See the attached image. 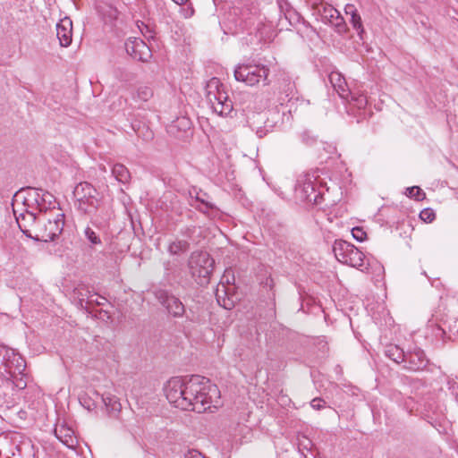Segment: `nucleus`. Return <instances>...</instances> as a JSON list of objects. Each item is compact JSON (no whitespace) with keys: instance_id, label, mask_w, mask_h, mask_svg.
<instances>
[{"instance_id":"obj_1","label":"nucleus","mask_w":458,"mask_h":458,"mask_svg":"<svg viewBox=\"0 0 458 458\" xmlns=\"http://www.w3.org/2000/svg\"><path fill=\"white\" fill-rule=\"evenodd\" d=\"M168 402L184 411L202 413L220 405V391L216 385L199 375L174 377L164 387Z\"/></svg>"},{"instance_id":"obj_2","label":"nucleus","mask_w":458,"mask_h":458,"mask_svg":"<svg viewBox=\"0 0 458 458\" xmlns=\"http://www.w3.org/2000/svg\"><path fill=\"white\" fill-rule=\"evenodd\" d=\"M25 369V360L20 354L6 346H0V374L20 390L27 386Z\"/></svg>"},{"instance_id":"obj_3","label":"nucleus","mask_w":458,"mask_h":458,"mask_svg":"<svg viewBox=\"0 0 458 458\" xmlns=\"http://www.w3.org/2000/svg\"><path fill=\"white\" fill-rule=\"evenodd\" d=\"M74 207L77 211L85 216H92L97 214L103 203L101 193L89 182H79L73 190Z\"/></svg>"},{"instance_id":"obj_4","label":"nucleus","mask_w":458,"mask_h":458,"mask_svg":"<svg viewBox=\"0 0 458 458\" xmlns=\"http://www.w3.org/2000/svg\"><path fill=\"white\" fill-rule=\"evenodd\" d=\"M0 458H36L35 446L19 433L0 436Z\"/></svg>"},{"instance_id":"obj_5","label":"nucleus","mask_w":458,"mask_h":458,"mask_svg":"<svg viewBox=\"0 0 458 458\" xmlns=\"http://www.w3.org/2000/svg\"><path fill=\"white\" fill-rule=\"evenodd\" d=\"M152 293L169 317L175 319L185 318L191 323L199 322V315L191 309L187 310L183 302L168 290L156 288Z\"/></svg>"},{"instance_id":"obj_6","label":"nucleus","mask_w":458,"mask_h":458,"mask_svg":"<svg viewBox=\"0 0 458 458\" xmlns=\"http://www.w3.org/2000/svg\"><path fill=\"white\" fill-rule=\"evenodd\" d=\"M214 265V259L206 251H193L188 259L190 274L199 285L209 283Z\"/></svg>"},{"instance_id":"obj_7","label":"nucleus","mask_w":458,"mask_h":458,"mask_svg":"<svg viewBox=\"0 0 458 458\" xmlns=\"http://www.w3.org/2000/svg\"><path fill=\"white\" fill-rule=\"evenodd\" d=\"M206 89L207 98L211 104L214 112L221 116L230 115L233 110V102L229 99L219 79L212 78L209 80Z\"/></svg>"},{"instance_id":"obj_8","label":"nucleus","mask_w":458,"mask_h":458,"mask_svg":"<svg viewBox=\"0 0 458 458\" xmlns=\"http://www.w3.org/2000/svg\"><path fill=\"white\" fill-rule=\"evenodd\" d=\"M234 78L237 81L245 83L248 86H255L260 81L268 85L267 80L269 68L261 64H238L234 69Z\"/></svg>"},{"instance_id":"obj_9","label":"nucleus","mask_w":458,"mask_h":458,"mask_svg":"<svg viewBox=\"0 0 458 458\" xmlns=\"http://www.w3.org/2000/svg\"><path fill=\"white\" fill-rule=\"evenodd\" d=\"M333 251L339 262L363 270L365 255L353 244L342 240L335 241Z\"/></svg>"},{"instance_id":"obj_10","label":"nucleus","mask_w":458,"mask_h":458,"mask_svg":"<svg viewBox=\"0 0 458 458\" xmlns=\"http://www.w3.org/2000/svg\"><path fill=\"white\" fill-rule=\"evenodd\" d=\"M26 193L23 200L24 206L27 208H34L38 210V214L48 213L50 206L55 200V197L48 191H44L41 188L28 187L22 190Z\"/></svg>"},{"instance_id":"obj_11","label":"nucleus","mask_w":458,"mask_h":458,"mask_svg":"<svg viewBox=\"0 0 458 458\" xmlns=\"http://www.w3.org/2000/svg\"><path fill=\"white\" fill-rule=\"evenodd\" d=\"M45 216V227L46 236L42 239V242L54 241L64 230V214L57 210H49L48 213H44Z\"/></svg>"},{"instance_id":"obj_12","label":"nucleus","mask_w":458,"mask_h":458,"mask_svg":"<svg viewBox=\"0 0 458 458\" xmlns=\"http://www.w3.org/2000/svg\"><path fill=\"white\" fill-rule=\"evenodd\" d=\"M313 179L315 177L310 174L301 176L297 181L295 191L301 199L317 203L319 194L316 193Z\"/></svg>"},{"instance_id":"obj_13","label":"nucleus","mask_w":458,"mask_h":458,"mask_svg":"<svg viewBox=\"0 0 458 458\" xmlns=\"http://www.w3.org/2000/svg\"><path fill=\"white\" fill-rule=\"evenodd\" d=\"M428 359L423 350L414 348L406 352L403 368L411 371L423 370L428 365Z\"/></svg>"},{"instance_id":"obj_14","label":"nucleus","mask_w":458,"mask_h":458,"mask_svg":"<svg viewBox=\"0 0 458 458\" xmlns=\"http://www.w3.org/2000/svg\"><path fill=\"white\" fill-rule=\"evenodd\" d=\"M127 54L133 59L147 62L150 56L148 46L140 38H129L124 44Z\"/></svg>"},{"instance_id":"obj_15","label":"nucleus","mask_w":458,"mask_h":458,"mask_svg":"<svg viewBox=\"0 0 458 458\" xmlns=\"http://www.w3.org/2000/svg\"><path fill=\"white\" fill-rule=\"evenodd\" d=\"M56 36L61 47H68L72 43V21L69 17H64L56 24Z\"/></svg>"},{"instance_id":"obj_16","label":"nucleus","mask_w":458,"mask_h":458,"mask_svg":"<svg viewBox=\"0 0 458 458\" xmlns=\"http://www.w3.org/2000/svg\"><path fill=\"white\" fill-rule=\"evenodd\" d=\"M277 89L281 103L293 98L296 94L295 84L287 75H283L279 79Z\"/></svg>"},{"instance_id":"obj_17","label":"nucleus","mask_w":458,"mask_h":458,"mask_svg":"<svg viewBox=\"0 0 458 458\" xmlns=\"http://www.w3.org/2000/svg\"><path fill=\"white\" fill-rule=\"evenodd\" d=\"M444 326L437 325L433 329V332L436 337H441L444 339V336L446 335V328L449 332L448 338H452V335H458V318L450 317L445 322Z\"/></svg>"},{"instance_id":"obj_18","label":"nucleus","mask_w":458,"mask_h":458,"mask_svg":"<svg viewBox=\"0 0 458 458\" xmlns=\"http://www.w3.org/2000/svg\"><path fill=\"white\" fill-rule=\"evenodd\" d=\"M313 8L320 15L322 21L325 23H334L335 14H338L337 9L322 0L320 2L314 3Z\"/></svg>"},{"instance_id":"obj_19","label":"nucleus","mask_w":458,"mask_h":458,"mask_svg":"<svg viewBox=\"0 0 458 458\" xmlns=\"http://www.w3.org/2000/svg\"><path fill=\"white\" fill-rule=\"evenodd\" d=\"M46 221L44 214H38L34 220L33 225L29 229L27 237L35 241H41L47 235L46 233Z\"/></svg>"},{"instance_id":"obj_20","label":"nucleus","mask_w":458,"mask_h":458,"mask_svg":"<svg viewBox=\"0 0 458 458\" xmlns=\"http://www.w3.org/2000/svg\"><path fill=\"white\" fill-rule=\"evenodd\" d=\"M329 81L335 90L342 98H347L350 95L346 81L344 78L337 72H333L329 74Z\"/></svg>"},{"instance_id":"obj_21","label":"nucleus","mask_w":458,"mask_h":458,"mask_svg":"<svg viewBox=\"0 0 458 458\" xmlns=\"http://www.w3.org/2000/svg\"><path fill=\"white\" fill-rule=\"evenodd\" d=\"M37 217V214L33 210H26L16 216V222L21 231L27 236L29 229L33 225L34 220Z\"/></svg>"},{"instance_id":"obj_22","label":"nucleus","mask_w":458,"mask_h":458,"mask_svg":"<svg viewBox=\"0 0 458 458\" xmlns=\"http://www.w3.org/2000/svg\"><path fill=\"white\" fill-rule=\"evenodd\" d=\"M55 437L67 447L74 448L77 440L74 437V432L71 428H66L64 426L55 428Z\"/></svg>"},{"instance_id":"obj_23","label":"nucleus","mask_w":458,"mask_h":458,"mask_svg":"<svg viewBox=\"0 0 458 458\" xmlns=\"http://www.w3.org/2000/svg\"><path fill=\"white\" fill-rule=\"evenodd\" d=\"M191 206L198 209L199 212L204 213L209 216H216L218 213V209L216 206L199 195L195 197V199L191 202Z\"/></svg>"},{"instance_id":"obj_24","label":"nucleus","mask_w":458,"mask_h":458,"mask_svg":"<svg viewBox=\"0 0 458 458\" xmlns=\"http://www.w3.org/2000/svg\"><path fill=\"white\" fill-rule=\"evenodd\" d=\"M385 354L393 361L400 364L404 362L406 352L396 344H388L386 346Z\"/></svg>"},{"instance_id":"obj_25","label":"nucleus","mask_w":458,"mask_h":458,"mask_svg":"<svg viewBox=\"0 0 458 458\" xmlns=\"http://www.w3.org/2000/svg\"><path fill=\"white\" fill-rule=\"evenodd\" d=\"M101 400L104 403L106 411L110 414L114 415L118 413L122 409V405L119 402V399L116 396L112 395L111 394H104L101 396Z\"/></svg>"},{"instance_id":"obj_26","label":"nucleus","mask_w":458,"mask_h":458,"mask_svg":"<svg viewBox=\"0 0 458 458\" xmlns=\"http://www.w3.org/2000/svg\"><path fill=\"white\" fill-rule=\"evenodd\" d=\"M191 121L190 118L186 116H181L176 118L172 123L169 125V131L174 133L176 130L177 131L187 132L191 128Z\"/></svg>"},{"instance_id":"obj_27","label":"nucleus","mask_w":458,"mask_h":458,"mask_svg":"<svg viewBox=\"0 0 458 458\" xmlns=\"http://www.w3.org/2000/svg\"><path fill=\"white\" fill-rule=\"evenodd\" d=\"M112 174L122 183L128 182L131 178L129 170L123 164H115L112 168Z\"/></svg>"},{"instance_id":"obj_28","label":"nucleus","mask_w":458,"mask_h":458,"mask_svg":"<svg viewBox=\"0 0 458 458\" xmlns=\"http://www.w3.org/2000/svg\"><path fill=\"white\" fill-rule=\"evenodd\" d=\"M190 243L185 240H175L171 242L168 247V251L173 255H178L189 250Z\"/></svg>"},{"instance_id":"obj_29","label":"nucleus","mask_w":458,"mask_h":458,"mask_svg":"<svg viewBox=\"0 0 458 458\" xmlns=\"http://www.w3.org/2000/svg\"><path fill=\"white\" fill-rule=\"evenodd\" d=\"M153 95L154 91L150 87L142 85L137 89L136 95L133 96V98L147 102L153 97Z\"/></svg>"},{"instance_id":"obj_30","label":"nucleus","mask_w":458,"mask_h":458,"mask_svg":"<svg viewBox=\"0 0 458 458\" xmlns=\"http://www.w3.org/2000/svg\"><path fill=\"white\" fill-rule=\"evenodd\" d=\"M84 235L88 242L90 243V247L100 245L102 241L99 235L90 227H86L84 230Z\"/></svg>"},{"instance_id":"obj_31","label":"nucleus","mask_w":458,"mask_h":458,"mask_svg":"<svg viewBox=\"0 0 458 458\" xmlns=\"http://www.w3.org/2000/svg\"><path fill=\"white\" fill-rule=\"evenodd\" d=\"M405 194L418 201L424 199L426 197L425 192L418 186L408 187Z\"/></svg>"},{"instance_id":"obj_32","label":"nucleus","mask_w":458,"mask_h":458,"mask_svg":"<svg viewBox=\"0 0 458 458\" xmlns=\"http://www.w3.org/2000/svg\"><path fill=\"white\" fill-rule=\"evenodd\" d=\"M351 23L353 29L356 30L360 38L363 39L362 35L365 32V30L362 25L360 15L359 13H354V15L351 17Z\"/></svg>"},{"instance_id":"obj_33","label":"nucleus","mask_w":458,"mask_h":458,"mask_svg":"<svg viewBox=\"0 0 458 458\" xmlns=\"http://www.w3.org/2000/svg\"><path fill=\"white\" fill-rule=\"evenodd\" d=\"M331 25L335 27L336 32L339 34H344L347 30L346 23L339 12L338 14H335L334 23H331Z\"/></svg>"},{"instance_id":"obj_34","label":"nucleus","mask_w":458,"mask_h":458,"mask_svg":"<svg viewBox=\"0 0 458 458\" xmlns=\"http://www.w3.org/2000/svg\"><path fill=\"white\" fill-rule=\"evenodd\" d=\"M351 105L358 109H364L368 105V99L364 95H352Z\"/></svg>"},{"instance_id":"obj_35","label":"nucleus","mask_w":458,"mask_h":458,"mask_svg":"<svg viewBox=\"0 0 458 458\" xmlns=\"http://www.w3.org/2000/svg\"><path fill=\"white\" fill-rule=\"evenodd\" d=\"M435 217L436 215L431 208H424L420 213V218L427 223H431Z\"/></svg>"},{"instance_id":"obj_36","label":"nucleus","mask_w":458,"mask_h":458,"mask_svg":"<svg viewBox=\"0 0 458 458\" xmlns=\"http://www.w3.org/2000/svg\"><path fill=\"white\" fill-rule=\"evenodd\" d=\"M352 234L353 238L358 242H363L367 238V233L363 230L362 227L359 226L352 228Z\"/></svg>"},{"instance_id":"obj_37","label":"nucleus","mask_w":458,"mask_h":458,"mask_svg":"<svg viewBox=\"0 0 458 458\" xmlns=\"http://www.w3.org/2000/svg\"><path fill=\"white\" fill-rule=\"evenodd\" d=\"M80 301L82 302L85 300V297L87 298V303H96L97 305L100 306L103 305L104 302L99 301L98 299H94L96 296L95 294H90L89 293H87L86 294H82L80 293Z\"/></svg>"},{"instance_id":"obj_38","label":"nucleus","mask_w":458,"mask_h":458,"mask_svg":"<svg viewBox=\"0 0 458 458\" xmlns=\"http://www.w3.org/2000/svg\"><path fill=\"white\" fill-rule=\"evenodd\" d=\"M139 29L140 30L141 33L148 38H154V31L147 24H145L143 21L140 22V24H138Z\"/></svg>"},{"instance_id":"obj_39","label":"nucleus","mask_w":458,"mask_h":458,"mask_svg":"<svg viewBox=\"0 0 458 458\" xmlns=\"http://www.w3.org/2000/svg\"><path fill=\"white\" fill-rule=\"evenodd\" d=\"M325 404H326V402L323 399L318 398V397L312 399L310 402V406L313 409L318 410V411L323 409L325 407Z\"/></svg>"},{"instance_id":"obj_40","label":"nucleus","mask_w":458,"mask_h":458,"mask_svg":"<svg viewBox=\"0 0 458 458\" xmlns=\"http://www.w3.org/2000/svg\"><path fill=\"white\" fill-rule=\"evenodd\" d=\"M301 139L307 145H312L316 141L315 138L310 135L308 131L301 132Z\"/></svg>"},{"instance_id":"obj_41","label":"nucleus","mask_w":458,"mask_h":458,"mask_svg":"<svg viewBox=\"0 0 458 458\" xmlns=\"http://www.w3.org/2000/svg\"><path fill=\"white\" fill-rule=\"evenodd\" d=\"M344 12L347 15H351V17L352 15H354V13H358L357 12V9L355 8V6L352 4H347L344 7Z\"/></svg>"},{"instance_id":"obj_42","label":"nucleus","mask_w":458,"mask_h":458,"mask_svg":"<svg viewBox=\"0 0 458 458\" xmlns=\"http://www.w3.org/2000/svg\"><path fill=\"white\" fill-rule=\"evenodd\" d=\"M240 19H241V21H243L245 23V26L253 24V22L250 21V18L247 17L245 11H243L242 13V17Z\"/></svg>"},{"instance_id":"obj_43","label":"nucleus","mask_w":458,"mask_h":458,"mask_svg":"<svg viewBox=\"0 0 458 458\" xmlns=\"http://www.w3.org/2000/svg\"><path fill=\"white\" fill-rule=\"evenodd\" d=\"M185 458H204L200 453L197 451H191L186 455Z\"/></svg>"},{"instance_id":"obj_44","label":"nucleus","mask_w":458,"mask_h":458,"mask_svg":"<svg viewBox=\"0 0 458 458\" xmlns=\"http://www.w3.org/2000/svg\"><path fill=\"white\" fill-rule=\"evenodd\" d=\"M273 279L272 278H267L265 282V286L267 287L269 290H272L273 288Z\"/></svg>"},{"instance_id":"obj_45","label":"nucleus","mask_w":458,"mask_h":458,"mask_svg":"<svg viewBox=\"0 0 458 458\" xmlns=\"http://www.w3.org/2000/svg\"><path fill=\"white\" fill-rule=\"evenodd\" d=\"M225 309H227V310H230L231 307H230V303L226 302L225 300H224L223 303L221 304Z\"/></svg>"},{"instance_id":"obj_46","label":"nucleus","mask_w":458,"mask_h":458,"mask_svg":"<svg viewBox=\"0 0 458 458\" xmlns=\"http://www.w3.org/2000/svg\"><path fill=\"white\" fill-rule=\"evenodd\" d=\"M177 4H183L187 0H173Z\"/></svg>"},{"instance_id":"obj_47","label":"nucleus","mask_w":458,"mask_h":458,"mask_svg":"<svg viewBox=\"0 0 458 458\" xmlns=\"http://www.w3.org/2000/svg\"><path fill=\"white\" fill-rule=\"evenodd\" d=\"M257 133H258V135H259L260 138H261V137H263V135L261 134V133H262V131H261V130H260V131H257Z\"/></svg>"},{"instance_id":"obj_48","label":"nucleus","mask_w":458,"mask_h":458,"mask_svg":"<svg viewBox=\"0 0 458 458\" xmlns=\"http://www.w3.org/2000/svg\"><path fill=\"white\" fill-rule=\"evenodd\" d=\"M216 299H217V302H219V303H220V296H219V294H218V293H216Z\"/></svg>"},{"instance_id":"obj_49","label":"nucleus","mask_w":458,"mask_h":458,"mask_svg":"<svg viewBox=\"0 0 458 458\" xmlns=\"http://www.w3.org/2000/svg\"><path fill=\"white\" fill-rule=\"evenodd\" d=\"M267 127H272V126L268 125V124H265V128H267Z\"/></svg>"}]
</instances>
